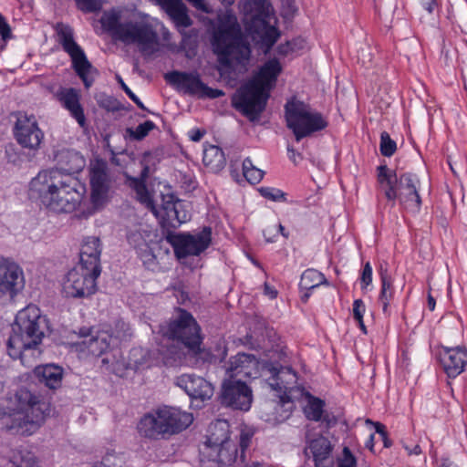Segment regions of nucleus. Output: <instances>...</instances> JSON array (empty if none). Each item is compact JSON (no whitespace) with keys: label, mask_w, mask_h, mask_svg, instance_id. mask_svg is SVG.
<instances>
[{"label":"nucleus","mask_w":467,"mask_h":467,"mask_svg":"<svg viewBox=\"0 0 467 467\" xmlns=\"http://www.w3.org/2000/svg\"><path fill=\"white\" fill-rule=\"evenodd\" d=\"M251 48L249 44L242 36L240 43L234 45L231 52V64L235 60L238 64H244L249 61Z\"/></svg>","instance_id":"obj_43"},{"label":"nucleus","mask_w":467,"mask_h":467,"mask_svg":"<svg viewBox=\"0 0 467 467\" xmlns=\"http://www.w3.org/2000/svg\"><path fill=\"white\" fill-rule=\"evenodd\" d=\"M202 337H199V340L193 341L189 347L186 348L185 353V363L189 366L201 368L206 363H216L217 361L222 362L226 355L227 350L224 347L223 349L222 357L217 358L209 349L202 348Z\"/></svg>","instance_id":"obj_29"},{"label":"nucleus","mask_w":467,"mask_h":467,"mask_svg":"<svg viewBox=\"0 0 467 467\" xmlns=\"http://www.w3.org/2000/svg\"><path fill=\"white\" fill-rule=\"evenodd\" d=\"M15 135L20 145L29 149L38 148L44 138V133L38 128L36 119L26 117L17 119Z\"/></svg>","instance_id":"obj_23"},{"label":"nucleus","mask_w":467,"mask_h":467,"mask_svg":"<svg viewBox=\"0 0 467 467\" xmlns=\"http://www.w3.org/2000/svg\"><path fill=\"white\" fill-rule=\"evenodd\" d=\"M10 462L12 464L11 467H40L34 453L26 450L14 451Z\"/></svg>","instance_id":"obj_40"},{"label":"nucleus","mask_w":467,"mask_h":467,"mask_svg":"<svg viewBox=\"0 0 467 467\" xmlns=\"http://www.w3.org/2000/svg\"><path fill=\"white\" fill-rule=\"evenodd\" d=\"M161 7L167 13L177 26L189 27L192 20L187 14V8L182 0H156ZM196 9L210 13L204 0H187Z\"/></svg>","instance_id":"obj_19"},{"label":"nucleus","mask_w":467,"mask_h":467,"mask_svg":"<svg viewBox=\"0 0 467 467\" xmlns=\"http://www.w3.org/2000/svg\"><path fill=\"white\" fill-rule=\"evenodd\" d=\"M162 210V220L167 226L171 228L179 227L190 218L182 201L175 199L172 194L163 197Z\"/></svg>","instance_id":"obj_30"},{"label":"nucleus","mask_w":467,"mask_h":467,"mask_svg":"<svg viewBox=\"0 0 467 467\" xmlns=\"http://www.w3.org/2000/svg\"><path fill=\"white\" fill-rule=\"evenodd\" d=\"M110 178L105 164L97 165L90 171L91 202L95 207L102 206L108 199Z\"/></svg>","instance_id":"obj_22"},{"label":"nucleus","mask_w":467,"mask_h":467,"mask_svg":"<svg viewBox=\"0 0 467 467\" xmlns=\"http://www.w3.org/2000/svg\"><path fill=\"white\" fill-rule=\"evenodd\" d=\"M378 182L380 191L385 198L395 204L399 200L406 209L419 211L421 206V197L419 193L420 182L419 177L411 172H403L400 175L387 165L377 168Z\"/></svg>","instance_id":"obj_6"},{"label":"nucleus","mask_w":467,"mask_h":467,"mask_svg":"<svg viewBox=\"0 0 467 467\" xmlns=\"http://www.w3.org/2000/svg\"><path fill=\"white\" fill-rule=\"evenodd\" d=\"M53 161L56 163L53 170L67 176L80 172L86 165L84 157L78 151L66 148L54 150Z\"/></svg>","instance_id":"obj_24"},{"label":"nucleus","mask_w":467,"mask_h":467,"mask_svg":"<svg viewBox=\"0 0 467 467\" xmlns=\"http://www.w3.org/2000/svg\"><path fill=\"white\" fill-rule=\"evenodd\" d=\"M375 430L376 432L379 435V438L388 434L385 425L380 422L375 423Z\"/></svg>","instance_id":"obj_64"},{"label":"nucleus","mask_w":467,"mask_h":467,"mask_svg":"<svg viewBox=\"0 0 467 467\" xmlns=\"http://www.w3.org/2000/svg\"><path fill=\"white\" fill-rule=\"evenodd\" d=\"M308 402L304 408L306 417L314 421H320L324 412L325 401L307 394Z\"/></svg>","instance_id":"obj_41"},{"label":"nucleus","mask_w":467,"mask_h":467,"mask_svg":"<svg viewBox=\"0 0 467 467\" xmlns=\"http://www.w3.org/2000/svg\"><path fill=\"white\" fill-rule=\"evenodd\" d=\"M110 335L113 337V345L117 346L119 342L128 340L131 337V332L127 323L118 320Z\"/></svg>","instance_id":"obj_46"},{"label":"nucleus","mask_w":467,"mask_h":467,"mask_svg":"<svg viewBox=\"0 0 467 467\" xmlns=\"http://www.w3.org/2000/svg\"><path fill=\"white\" fill-rule=\"evenodd\" d=\"M116 100L113 99L112 97L109 96H101L99 99H98V103L100 107L106 109L107 110H116L118 109L117 107H115Z\"/></svg>","instance_id":"obj_58"},{"label":"nucleus","mask_w":467,"mask_h":467,"mask_svg":"<svg viewBox=\"0 0 467 467\" xmlns=\"http://www.w3.org/2000/svg\"><path fill=\"white\" fill-rule=\"evenodd\" d=\"M219 400L225 408L248 411L254 400L253 389L242 379L229 377L222 382Z\"/></svg>","instance_id":"obj_15"},{"label":"nucleus","mask_w":467,"mask_h":467,"mask_svg":"<svg viewBox=\"0 0 467 467\" xmlns=\"http://www.w3.org/2000/svg\"><path fill=\"white\" fill-rule=\"evenodd\" d=\"M100 22L113 39L126 45L137 44L144 56H150L158 50L159 36L150 24L137 21L122 23L114 12L104 14Z\"/></svg>","instance_id":"obj_7"},{"label":"nucleus","mask_w":467,"mask_h":467,"mask_svg":"<svg viewBox=\"0 0 467 467\" xmlns=\"http://www.w3.org/2000/svg\"><path fill=\"white\" fill-rule=\"evenodd\" d=\"M128 241L136 249V253L145 265H151L154 264L156 256L153 254L150 245L142 239L140 231L130 233Z\"/></svg>","instance_id":"obj_36"},{"label":"nucleus","mask_w":467,"mask_h":467,"mask_svg":"<svg viewBox=\"0 0 467 467\" xmlns=\"http://www.w3.org/2000/svg\"><path fill=\"white\" fill-rule=\"evenodd\" d=\"M260 194L273 202H286V193L282 190L274 187H261L258 189Z\"/></svg>","instance_id":"obj_48"},{"label":"nucleus","mask_w":467,"mask_h":467,"mask_svg":"<svg viewBox=\"0 0 467 467\" xmlns=\"http://www.w3.org/2000/svg\"><path fill=\"white\" fill-rule=\"evenodd\" d=\"M202 161L203 164L213 172L222 171L226 164L224 152L216 145L204 146Z\"/></svg>","instance_id":"obj_35"},{"label":"nucleus","mask_w":467,"mask_h":467,"mask_svg":"<svg viewBox=\"0 0 467 467\" xmlns=\"http://www.w3.org/2000/svg\"><path fill=\"white\" fill-rule=\"evenodd\" d=\"M296 384H292L290 388L283 389H275L280 393H283V396L279 397V400L272 404L273 407V420L275 422H283L287 420L294 409V402L291 400V393Z\"/></svg>","instance_id":"obj_33"},{"label":"nucleus","mask_w":467,"mask_h":467,"mask_svg":"<svg viewBox=\"0 0 467 467\" xmlns=\"http://www.w3.org/2000/svg\"><path fill=\"white\" fill-rule=\"evenodd\" d=\"M321 285H328L327 278L321 272L316 269H306L303 272L299 282L301 290L311 291Z\"/></svg>","instance_id":"obj_39"},{"label":"nucleus","mask_w":467,"mask_h":467,"mask_svg":"<svg viewBox=\"0 0 467 467\" xmlns=\"http://www.w3.org/2000/svg\"><path fill=\"white\" fill-rule=\"evenodd\" d=\"M87 348L93 355H102L113 345V337L107 331H100L95 337L92 336L88 341H84Z\"/></svg>","instance_id":"obj_37"},{"label":"nucleus","mask_w":467,"mask_h":467,"mask_svg":"<svg viewBox=\"0 0 467 467\" xmlns=\"http://www.w3.org/2000/svg\"><path fill=\"white\" fill-rule=\"evenodd\" d=\"M243 174L251 184L259 183L264 177V171L256 168L250 158L243 161Z\"/></svg>","instance_id":"obj_44"},{"label":"nucleus","mask_w":467,"mask_h":467,"mask_svg":"<svg viewBox=\"0 0 467 467\" xmlns=\"http://www.w3.org/2000/svg\"><path fill=\"white\" fill-rule=\"evenodd\" d=\"M55 97L80 127L86 126L84 109L80 103V94L78 89L60 87L55 93Z\"/></svg>","instance_id":"obj_25"},{"label":"nucleus","mask_w":467,"mask_h":467,"mask_svg":"<svg viewBox=\"0 0 467 467\" xmlns=\"http://www.w3.org/2000/svg\"><path fill=\"white\" fill-rule=\"evenodd\" d=\"M315 467H333L332 461L328 458L325 459H314Z\"/></svg>","instance_id":"obj_60"},{"label":"nucleus","mask_w":467,"mask_h":467,"mask_svg":"<svg viewBox=\"0 0 467 467\" xmlns=\"http://www.w3.org/2000/svg\"><path fill=\"white\" fill-rule=\"evenodd\" d=\"M309 449L313 453L314 459L328 458L332 451L330 441L323 436L313 440L309 444Z\"/></svg>","instance_id":"obj_42"},{"label":"nucleus","mask_w":467,"mask_h":467,"mask_svg":"<svg viewBox=\"0 0 467 467\" xmlns=\"http://www.w3.org/2000/svg\"><path fill=\"white\" fill-rule=\"evenodd\" d=\"M148 173V167H145L141 172L142 178H131L130 186L135 191L138 201L147 207H153L152 197L147 188L145 177Z\"/></svg>","instance_id":"obj_38"},{"label":"nucleus","mask_w":467,"mask_h":467,"mask_svg":"<svg viewBox=\"0 0 467 467\" xmlns=\"http://www.w3.org/2000/svg\"><path fill=\"white\" fill-rule=\"evenodd\" d=\"M119 83L127 96L141 109L148 110L141 100L131 91V89L125 84L123 79L118 76Z\"/></svg>","instance_id":"obj_53"},{"label":"nucleus","mask_w":467,"mask_h":467,"mask_svg":"<svg viewBox=\"0 0 467 467\" xmlns=\"http://www.w3.org/2000/svg\"><path fill=\"white\" fill-rule=\"evenodd\" d=\"M441 363L449 378H456L467 364V349L464 348H445L440 354Z\"/></svg>","instance_id":"obj_28"},{"label":"nucleus","mask_w":467,"mask_h":467,"mask_svg":"<svg viewBox=\"0 0 467 467\" xmlns=\"http://www.w3.org/2000/svg\"><path fill=\"white\" fill-rule=\"evenodd\" d=\"M357 461L351 451L345 447L343 449V457L338 460L337 467H356Z\"/></svg>","instance_id":"obj_51"},{"label":"nucleus","mask_w":467,"mask_h":467,"mask_svg":"<svg viewBox=\"0 0 467 467\" xmlns=\"http://www.w3.org/2000/svg\"><path fill=\"white\" fill-rule=\"evenodd\" d=\"M241 345L244 346L250 350H259L261 348V343L257 338H254L253 335L247 334L238 339Z\"/></svg>","instance_id":"obj_52"},{"label":"nucleus","mask_w":467,"mask_h":467,"mask_svg":"<svg viewBox=\"0 0 467 467\" xmlns=\"http://www.w3.org/2000/svg\"><path fill=\"white\" fill-rule=\"evenodd\" d=\"M78 9L83 13H97L102 9L101 0H75Z\"/></svg>","instance_id":"obj_49"},{"label":"nucleus","mask_w":467,"mask_h":467,"mask_svg":"<svg viewBox=\"0 0 467 467\" xmlns=\"http://www.w3.org/2000/svg\"><path fill=\"white\" fill-rule=\"evenodd\" d=\"M229 377L263 378L271 389H283L296 384L297 376L291 367L270 360L260 361L255 355L238 352L228 362Z\"/></svg>","instance_id":"obj_4"},{"label":"nucleus","mask_w":467,"mask_h":467,"mask_svg":"<svg viewBox=\"0 0 467 467\" xmlns=\"http://www.w3.org/2000/svg\"><path fill=\"white\" fill-rule=\"evenodd\" d=\"M360 281L362 289L366 288L372 283V266L369 262H367L363 266Z\"/></svg>","instance_id":"obj_54"},{"label":"nucleus","mask_w":467,"mask_h":467,"mask_svg":"<svg viewBox=\"0 0 467 467\" xmlns=\"http://www.w3.org/2000/svg\"><path fill=\"white\" fill-rule=\"evenodd\" d=\"M168 439L186 430L193 421L192 413L182 410L176 407H159Z\"/></svg>","instance_id":"obj_21"},{"label":"nucleus","mask_w":467,"mask_h":467,"mask_svg":"<svg viewBox=\"0 0 467 467\" xmlns=\"http://www.w3.org/2000/svg\"><path fill=\"white\" fill-rule=\"evenodd\" d=\"M0 36L4 41L12 38L11 27L5 18L0 14Z\"/></svg>","instance_id":"obj_57"},{"label":"nucleus","mask_w":467,"mask_h":467,"mask_svg":"<svg viewBox=\"0 0 467 467\" xmlns=\"http://www.w3.org/2000/svg\"><path fill=\"white\" fill-rule=\"evenodd\" d=\"M33 372L39 383L50 389H57L61 386L63 369L59 366L55 364L37 366Z\"/></svg>","instance_id":"obj_32"},{"label":"nucleus","mask_w":467,"mask_h":467,"mask_svg":"<svg viewBox=\"0 0 467 467\" xmlns=\"http://www.w3.org/2000/svg\"><path fill=\"white\" fill-rule=\"evenodd\" d=\"M29 191L46 209L61 213H72L79 206L85 186L75 177L44 170L31 180Z\"/></svg>","instance_id":"obj_2"},{"label":"nucleus","mask_w":467,"mask_h":467,"mask_svg":"<svg viewBox=\"0 0 467 467\" xmlns=\"http://www.w3.org/2000/svg\"><path fill=\"white\" fill-rule=\"evenodd\" d=\"M322 422L326 424L327 429L334 427L337 423V419L332 412L325 411L321 419Z\"/></svg>","instance_id":"obj_59"},{"label":"nucleus","mask_w":467,"mask_h":467,"mask_svg":"<svg viewBox=\"0 0 467 467\" xmlns=\"http://www.w3.org/2000/svg\"><path fill=\"white\" fill-rule=\"evenodd\" d=\"M281 71L282 67L278 59L272 58L260 67L257 75L251 81H258L262 85V89L265 90L275 83Z\"/></svg>","instance_id":"obj_34"},{"label":"nucleus","mask_w":467,"mask_h":467,"mask_svg":"<svg viewBox=\"0 0 467 467\" xmlns=\"http://www.w3.org/2000/svg\"><path fill=\"white\" fill-rule=\"evenodd\" d=\"M243 23L253 41L264 54H268L281 36L280 30L271 20V5L266 0H241Z\"/></svg>","instance_id":"obj_5"},{"label":"nucleus","mask_w":467,"mask_h":467,"mask_svg":"<svg viewBox=\"0 0 467 467\" xmlns=\"http://www.w3.org/2000/svg\"><path fill=\"white\" fill-rule=\"evenodd\" d=\"M101 242L99 237L88 236L83 240L80 250V265L89 270H93L95 276H99L101 273L100 266Z\"/></svg>","instance_id":"obj_27"},{"label":"nucleus","mask_w":467,"mask_h":467,"mask_svg":"<svg viewBox=\"0 0 467 467\" xmlns=\"http://www.w3.org/2000/svg\"><path fill=\"white\" fill-rule=\"evenodd\" d=\"M379 275L381 282V288L379 295V302L382 306V312L386 317L390 316V306L394 301L395 288L393 278L389 273L388 264L380 263L379 266Z\"/></svg>","instance_id":"obj_31"},{"label":"nucleus","mask_w":467,"mask_h":467,"mask_svg":"<svg viewBox=\"0 0 467 467\" xmlns=\"http://www.w3.org/2000/svg\"><path fill=\"white\" fill-rule=\"evenodd\" d=\"M296 41H286L277 46L276 52L280 56H287L295 51Z\"/></svg>","instance_id":"obj_56"},{"label":"nucleus","mask_w":467,"mask_h":467,"mask_svg":"<svg viewBox=\"0 0 467 467\" xmlns=\"http://www.w3.org/2000/svg\"><path fill=\"white\" fill-rule=\"evenodd\" d=\"M268 97L269 94L262 89L258 81H249L233 97V106L250 121L254 122L265 110Z\"/></svg>","instance_id":"obj_12"},{"label":"nucleus","mask_w":467,"mask_h":467,"mask_svg":"<svg viewBox=\"0 0 467 467\" xmlns=\"http://www.w3.org/2000/svg\"><path fill=\"white\" fill-rule=\"evenodd\" d=\"M175 383L192 400L204 401L213 395V385L203 378L193 374H182L176 378Z\"/></svg>","instance_id":"obj_20"},{"label":"nucleus","mask_w":467,"mask_h":467,"mask_svg":"<svg viewBox=\"0 0 467 467\" xmlns=\"http://www.w3.org/2000/svg\"><path fill=\"white\" fill-rule=\"evenodd\" d=\"M254 431L251 430H243L240 433L239 447L241 451L240 458L244 461V451L250 446Z\"/></svg>","instance_id":"obj_50"},{"label":"nucleus","mask_w":467,"mask_h":467,"mask_svg":"<svg viewBox=\"0 0 467 467\" xmlns=\"http://www.w3.org/2000/svg\"><path fill=\"white\" fill-rule=\"evenodd\" d=\"M57 42L63 50L70 57L71 67L77 76L82 80L88 89L95 82L99 70L89 62L83 48L75 41L73 28L62 22L54 26Z\"/></svg>","instance_id":"obj_10"},{"label":"nucleus","mask_w":467,"mask_h":467,"mask_svg":"<svg viewBox=\"0 0 467 467\" xmlns=\"http://www.w3.org/2000/svg\"><path fill=\"white\" fill-rule=\"evenodd\" d=\"M366 307L361 299H356L353 303V317L357 321H361L365 313Z\"/></svg>","instance_id":"obj_55"},{"label":"nucleus","mask_w":467,"mask_h":467,"mask_svg":"<svg viewBox=\"0 0 467 467\" xmlns=\"http://www.w3.org/2000/svg\"><path fill=\"white\" fill-rule=\"evenodd\" d=\"M205 131L201 130L199 129L192 130L190 133V138L192 141H199L204 136Z\"/></svg>","instance_id":"obj_61"},{"label":"nucleus","mask_w":467,"mask_h":467,"mask_svg":"<svg viewBox=\"0 0 467 467\" xmlns=\"http://www.w3.org/2000/svg\"><path fill=\"white\" fill-rule=\"evenodd\" d=\"M50 332L49 320L36 305L18 311L7 339V353L13 359L25 361L27 352L39 351L43 338Z\"/></svg>","instance_id":"obj_3"},{"label":"nucleus","mask_w":467,"mask_h":467,"mask_svg":"<svg viewBox=\"0 0 467 467\" xmlns=\"http://www.w3.org/2000/svg\"><path fill=\"white\" fill-rule=\"evenodd\" d=\"M25 286L22 268L15 262L0 259V294L14 298Z\"/></svg>","instance_id":"obj_18"},{"label":"nucleus","mask_w":467,"mask_h":467,"mask_svg":"<svg viewBox=\"0 0 467 467\" xmlns=\"http://www.w3.org/2000/svg\"><path fill=\"white\" fill-rule=\"evenodd\" d=\"M422 5L426 11L431 14L437 6V0H423Z\"/></svg>","instance_id":"obj_62"},{"label":"nucleus","mask_w":467,"mask_h":467,"mask_svg":"<svg viewBox=\"0 0 467 467\" xmlns=\"http://www.w3.org/2000/svg\"><path fill=\"white\" fill-rule=\"evenodd\" d=\"M167 241L172 246L178 259L188 256H198L204 252L212 243V228L204 226L196 234H174L167 236Z\"/></svg>","instance_id":"obj_13"},{"label":"nucleus","mask_w":467,"mask_h":467,"mask_svg":"<svg viewBox=\"0 0 467 467\" xmlns=\"http://www.w3.org/2000/svg\"><path fill=\"white\" fill-rule=\"evenodd\" d=\"M209 436L201 451V462L206 467L230 466L237 459V447L230 441L229 426L218 420L209 427Z\"/></svg>","instance_id":"obj_8"},{"label":"nucleus","mask_w":467,"mask_h":467,"mask_svg":"<svg viewBox=\"0 0 467 467\" xmlns=\"http://www.w3.org/2000/svg\"><path fill=\"white\" fill-rule=\"evenodd\" d=\"M242 36L237 18L232 14H225L220 19L212 39L213 52L221 65L231 66V52L234 45L240 43Z\"/></svg>","instance_id":"obj_11"},{"label":"nucleus","mask_w":467,"mask_h":467,"mask_svg":"<svg viewBox=\"0 0 467 467\" xmlns=\"http://www.w3.org/2000/svg\"><path fill=\"white\" fill-rule=\"evenodd\" d=\"M283 6L287 7V14L294 15L296 12V7L294 0H283Z\"/></svg>","instance_id":"obj_63"},{"label":"nucleus","mask_w":467,"mask_h":467,"mask_svg":"<svg viewBox=\"0 0 467 467\" xmlns=\"http://www.w3.org/2000/svg\"><path fill=\"white\" fill-rule=\"evenodd\" d=\"M286 127L292 130L296 140L325 130L328 121L322 113L313 110L304 101L292 98L285 104Z\"/></svg>","instance_id":"obj_9"},{"label":"nucleus","mask_w":467,"mask_h":467,"mask_svg":"<svg viewBox=\"0 0 467 467\" xmlns=\"http://www.w3.org/2000/svg\"><path fill=\"white\" fill-rule=\"evenodd\" d=\"M49 404L26 387H19L0 399V430L30 436L44 424Z\"/></svg>","instance_id":"obj_1"},{"label":"nucleus","mask_w":467,"mask_h":467,"mask_svg":"<svg viewBox=\"0 0 467 467\" xmlns=\"http://www.w3.org/2000/svg\"><path fill=\"white\" fill-rule=\"evenodd\" d=\"M93 270L78 266L71 269L64 283L63 288L67 297L82 298L96 292V279Z\"/></svg>","instance_id":"obj_17"},{"label":"nucleus","mask_w":467,"mask_h":467,"mask_svg":"<svg viewBox=\"0 0 467 467\" xmlns=\"http://www.w3.org/2000/svg\"><path fill=\"white\" fill-rule=\"evenodd\" d=\"M160 417L161 414L159 408L143 415L137 427L140 435L152 441L168 440L163 421Z\"/></svg>","instance_id":"obj_26"},{"label":"nucleus","mask_w":467,"mask_h":467,"mask_svg":"<svg viewBox=\"0 0 467 467\" xmlns=\"http://www.w3.org/2000/svg\"><path fill=\"white\" fill-rule=\"evenodd\" d=\"M165 79L180 91L200 99H217L224 95L221 89L212 88L204 84L196 71H171L164 76Z\"/></svg>","instance_id":"obj_16"},{"label":"nucleus","mask_w":467,"mask_h":467,"mask_svg":"<svg viewBox=\"0 0 467 467\" xmlns=\"http://www.w3.org/2000/svg\"><path fill=\"white\" fill-rule=\"evenodd\" d=\"M154 129H156L155 123L151 120H146L139 124L135 130L128 128L126 131L133 140H141Z\"/></svg>","instance_id":"obj_45"},{"label":"nucleus","mask_w":467,"mask_h":467,"mask_svg":"<svg viewBox=\"0 0 467 467\" xmlns=\"http://www.w3.org/2000/svg\"><path fill=\"white\" fill-rule=\"evenodd\" d=\"M164 334L182 343L185 348L202 337L201 327L193 316L182 307L175 308Z\"/></svg>","instance_id":"obj_14"},{"label":"nucleus","mask_w":467,"mask_h":467,"mask_svg":"<svg viewBox=\"0 0 467 467\" xmlns=\"http://www.w3.org/2000/svg\"><path fill=\"white\" fill-rule=\"evenodd\" d=\"M379 150L380 153L385 157L392 156L397 150L396 142L390 138L387 131H383L380 134Z\"/></svg>","instance_id":"obj_47"}]
</instances>
